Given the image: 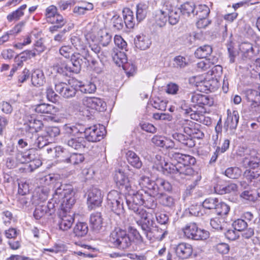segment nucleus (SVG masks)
<instances>
[{"instance_id": "f257e3e1", "label": "nucleus", "mask_w": 260, "mask_h": 260, "mask_svg": "<svg viewBox=\"0 0 260 260\" xmlns=\"http://www.w3.org/2000/svg\"><path fill=\"white\" fill-rule=\"evenodd\" d=\"M169 157L172 162H165L164 158L159 154L155 155V159L165 174L172 175L176 179H184L187 176L198 175L191 166L196 162V158L190 155L171 151Z\"/></svg>"}, {"instance_id": "f03ea898", "label": "nucleus", "mask_w": 260, "mask_h": 260, "mask_svg": "<svg viewBox=\"0 0 260 260\" xmlns=\"http://www.w3.org/2000/svg\"><path fill=\"white\" fill-rule=\"evenodd\" d=\"M134 240L138 244L143 241L139 232L132 226L128 227V233L119 228L115 229L111 233L108 240L112 247L120 250H125L129 248Z\"/></svg>"}, {"instance_id": "7ed1b4c3", "label": "nucleus", "mask_w": 260, "mask_h": 260, "mask_svg": "<svg viewBox=\"0 0 260 260\" xmlns=\"http://www.w3.org/2000/svg\"><path fill=\"white\" fill-rule=\"evenodd\" d=\"M56 181L54 175L49 174L40 179V183L45 185L55 183L56 188L53 194V199L56 203H61L62 206L70 208L74 204L75 201L73 188L69 185L61 184Z\"/></svg>"}, {"instance_id": "20e7f679", "label": "nucleus", "mask_w": 260, "mask_h": 260, "mask_svg": "<svg viewBox=\"0 0 260 260\" xmlns=\"http://www.w3.org/2000/svg\"><path fill=\"white\" fill-rule=\"evenodd\" d=\"M71 47L69 46H62L59 49L60 54L65 58L71 57V62L74 67L73 72H78L82 66L87 65L86 61H89V53L88 50H84L83 54L81 53H73Z\"/></svg>"}, {"instance_id": "39448f33", "label": "nucleus", "mask_w": 260, "mask_h": 260, "mask_svg": "<svg viewBox=\"0 0 260 260\" xmlns=\"http://www.w3.org/2000/svg\"><path fill=\"white\" fill-rule=\"evenodd\" d=\"M107 199V205L113 212L118 215H122L124 213L123 204L125 197L113 190L108 193Z\"/></svg>"}, {"instance_id": "423d86ee", "label": "nucleus", "mask_w": 260, "mask_h": 260, "mask_svg": "<svg viewBox=\"0 0 260 260\" xmlns=\"http://www.w3.org/2000/svg\"><path fill=\"white\" fill-rule=\"evenodd\" d=\"M184 237L194 240H204L209 236L208 231L199 228L194 222L186 224L182 228Z\"/></svg>"}, {"instance_id": "0eeeda50", "label": "nucleus", "mask_w": 260, "mask_h": 260, "mask_svg": "<svg viewBox=\"0 0 260 260\" xmlns=\"http://www.w3.org/2000/svg\"><path fill=\"white\" fill-rule=\"evenodd\" d=\"M148 195L145 193L144 190L137 191L131 196H125L126 204L129 210L136 213L141 210H144L141 206L144 204V199Z\"/></svg>"}, {"instance_id": "6e6552de", "label": "nucleus", "mask_w": 260, "mask_h": 260, "mask_svg": "<svg viewBox=\"0 0 260 260\" xmlns=\"http://www.w3.org/2000/svg\"><path fill=\"white\" fill-rule=\"evenodd\" d=\"M139 185L143 188H145L144 190L148 195L155 197L158 199V198L162 196V189L158 185L157 179L155 181H152L148 177L143 176L141 177L139 180Z\"/></svg>"}, {"instance_id": "1a4fd4ad", "label": "nucleus", "mask_w": 260, "mask_h": 260, "mask_svg": "<svg viewBox=\"0 0 260 260\" xmlns=\"http://www.w3.org/2000/svg\"><path fill=\"white\" fill-rule=\"evenodd\" d=\"M105 133V127L94 125L85 128L84 138L89 142H95L102 140Z\"/></svg>"}, {"instance_id": "9d476101", "label": "nucleus", "mask_w": 260, "mask_h": 260, "mask_svg": "<svg viewBox=\"0 0 260 260\" xmlns=\"http://www.w3.org/2000/svg\"><path fill=\"white\" fill-rule=\"evenodd\" d=\"M136 214L139 218L137 220V224L141 226L144 234L146 235V234L148 233L154 226V221L151 217L150 214L147 212L145 210H141L136 213Z\"/></svg>"}, {"instance_id": "9b49d317", "label": "nucleus", "mask_w": 260, "mask_h": 260, "mask_svg": "<svg viewBox=\"0 0 260 260\" xmlns=\"http://www.w3.org/2000/svg\"><path fill=\"white\" fill-rule=\"evenodd\" d=\"M77 83V82H75ZM71 82L69 84L65 82H59L55 83V89L56 92H58L61 96L66 99H69L74 97L77 91V84L71 85Z\"/></svg>"}, {"instance_id": "f8f14e48", "label": "nucleus", "mask_w": 260, "mask_h": 260, "mask_svg": "<svg viewBox=\"0 0 260 260\" xmlns=\"http://www.w3.org/2000/svg\"><path fill=\"white\" fill-rule=\"evenodd\" d=\"M86 194L89 208L93 209L101 205L103 200V196L100 189L95 187H92L87 191Z\"/></svg>"}, {"instance_id": "ddd939ff", "label": "nucleus", "mask_w": 260, "mask_h": 260, "mask_svg": "<svg viewBox=\"0 0 260 260\" xmlns=\"http://www.w3.org/2000/svg\"><path fill=\"white\" fill-rule=\"evenodd\" d=\"M83 105L99 112L106 110V103L101 99L96 97H84L82 100Z\"/></svg>"}, {"instance_id": "4468645a", "label": "nucleus", "mask_w": 260, "mask_h": 260, "mask_svg": "<svg viewBox=\"0 0 260 260\" xmlns=\"http://www.w3.org/2000/svg\"><path fill=\"white\" fill-rule=\"evenodd\" d=\"M37 207L34 212V216L36 219H40L46 215L50 216L54 212V204L48 202L47 205L42 203L35 204Z\"/></svg>"}, {"instance_id": "2eb2a0df", "label": "nucleus", "mask_w": 260, "mask_h": 260, "mask_svg": "<svg viewBox=\"0 0 260 260\" xmlns=\"http://www.w3.org/2000/svg\"><path fill=\"white\" fill-rule=\"evenodd\" d=\"M63 142L70 149L78 151H82L86 145V142L83 137H68L64 138Z\"/></svg>"}, {"instance_id": "dca6fc26", "label": "nucleus", "mask_w": 260, "mask_h": 260, "mask_svg": "<svg viewBox=\"0 0 260 260\" xmlns=\"http://www.w3.org/2000/svg\"><path fill=\"white\" fill-rule=\"evenodd\" d=\"M243 165L249 168V170L259 169L260 157L259 154L255 150H251L248 156L245 157L243 160Z\"/></svg>"}, {"instance_id": "f3484780", "label": "nucleus", "mask_w": 260, "mask_h": 260, "mask_svg": "<svg viewBox=\"0 0 260 260\" xmlns=\"http://www.w3.org/2000/svg\"><path fill=\"white\" fill-rule=\"evenodd\" d=\"M168 234L166 226L154 225L150 231L146 234L148 239L151 240L153 239L160 241H162Z\"/></svg>"}, {"instance_id": "a211bd4d", "label": "nucleus", "mask_w": 260, "mask_h": 260, "mask_svg": "<svg viewBox=\"0 0 260 260\" xmlns=\"http://www.w3.org/2000/svg\"><path fill=\"white\" fill-rule=\"evenodd\" d=\"M176 255L181 259L188 258L192 254V248L190 244L182 242L175 248Z\"/></svg>"}, {"instance_id": "6ab92c4d", "label": "nucleus", "mask_w": 260, "mask_h": 260, "mask_svg": "<svg viewBox=\"0 0 260 260\" xmlns=\"http://www.w3.org/2000/svg\"><path fill=\"white\" fill-rule=\"evenodd\" d=\"M63 129L66 134L70 135V137H77L84 135L85 128L82 124L76 123L74 125L66 124Z\"/></svg>"}, {"instance_id": "aec40b11", "label": "nucleus", "mask_w": 260, "mask_h": 260, "mask_svg": "<svg viewBox=\"0 0 260 260\" xmlns=\"http://www.w3.org/2000/svg\"><path fill=\"white\" fill-rule=\"evenodd\" d=\"M49 188L47 186L38 187L32 196V204H37L38 203H44L47 200Z\"/></svg>"}, {"instance_id": "412c9836", "label": "nucleus", "mask_w": 260, "mask_h": 260, "mask_svg": "<svg viewBox=\"0 0 260 260\" xmlns=\"http://www.w3.org/2000/svg\"><path fill=\"white\" fill-rule=\"evenodd\" d=\"M239 115L237 111L234 110L232 112L230 109L227 110V118L224 123V127L226 129H235L238 124Z\"/></svg>"}, {"instance_id": "4be33fe9", "label": "nucleus", "mask_w": 260, "mask_h": 260, "mask_svg": "<svg viewBox=\"0 0 260 260\" xmlns=\"http://www.w3.org/2000/svg\"><path fill=\"white\" fill-rule=\"evenodd\" d=\"M32 109L38 114L42 115H55L58 112V109L54 105L45 103L36 105Z\"/></svg>"}, {"instance_id": "5701e85b", "label": "nucleus", "mask_w": 260, "mask_h": 260, "mask_svg": "<svg viewBox=\"0 0 260 260\" xmlns=\"http://www.w3.org/2000/svg\"><path fill=\"white\" fill-rule=\"evenodd\" d=\"M74 221V218L72 215L63 212L58 222L59 229L63 231H67L71 228Z\"/></svg>"}, {"instance_id": "b1692460", "label": "nucleus", "mask_w": 260, "mask_h": 260, "mask_svg": "<svg viewBox=\"0 0 260 260\" xmlns=\"http://www.w3.org/2000/svg\"><path fill=\"white\" fill-rule=\"evenodd\" d=\"M134 41L136 47L142 50L147 49L151 45L150 38L148 35L143 34L137 35Z\"/></svg>"}, {"instance_id": "393cba45", "label": "nucleus", "mask_w": 260, "mask_h": 260, "mask_svg": "<svg viewBox=\"0 0 260 260\" xmlns=\"http://www.w3.org/2000/svg\"><path fill=\"white\" fill-rule=\"evenodd\" d=\"M166 10L169 23L173 25L176 24L180 19L181 13L179 8L170 6L169 8H166Z\"/></svg>"}, {"instance_id": "a878e982", "label": "nucleus", "mask_w": 260, "mask_h": 260, "mask_svg": "<svg viewBox=\"0 0 260 260\" xmlns=\"http://www.w3.org/2000/svg\"><path fill=\"white\" fill-rule=\"evenodd\" d=\"M239 49L245 59H251L256 54L253 45L248 42L241 43L239 46Z\"/></svg>"}, {"instance_id": "bb28decb", "label": "nucleus", "mask_w": 260, "mask_h": 260, "mask_svg": "<svg viewBox=\"0 0 260 260\" xmlns=\"http://www.w3.org/2000/svg\"><path fill=\"white\" fill-rule=\"evenodd\" d=\"M103 218L100 212H95L91 214L90 223L91 228L95 232H99L103 227Z\"/></svg>"}, {"instance_id": "cd10ccee", "label": "nucleus", "mask_w": 260, "mask_h": 260, "mask_svg": "<svg viewBox=\"0 0 260 260\" xmlns=\"http://www.w3.org/2000/svg\"><path fill=\"white\" fill-rule=\"evenodd\" d=\"M172 137L174 139L178 141L184 146L191 148L195 145L194 140L191 138L190 136L175 133L173 134Z\"/></svg>"}, {"instance_id": "c85d7f7f", "label": "nucleus", "mask_w": 260, "mask_h": 260, "mask_svg": "<svg viewBox=\"0 0 260 260\" xmlns=\"http://www.w3.org/2000/svg\"><path fill=\"white\" fill-rule=\"evenodd\" d=\"M31 81L34 86H43L45 83V77L43 72L39 69L34 70L31 74Z\"/></svg>"}, {"instance_id": "c756f323", "label": "nucleus", "mask_w": 260, "mask_h": 260, "mask_svg": "<svg viewBox=\"0 0 260 260\" xmlns=\"http://www.w3.org/2000/svg\"><path fill=\"white\" fill-rule=\"evenodd\" d=\"M122 15L126 27L133 28L135 24L133 12L129 8H125L123 9Z\"/></svg>"}, {"instance_id": "7c9ffc66", "label": "nucleus", "mask_w": 260, "mask_h": 260, "mask_svg": "<svg viewBox=\"0 0 260 260\" xmlns=\"http://www.w3.org/2000/svg\"><path fill=\"white\" fill-rule=\"evenodd\" d=\"M49 23L54 24L49 27V31L53 33L62 28L67 23V20L61 15L58 13L54 18V19L52 20Z\"/></svg>"}, {"instance_id": "2f4dec72", "label": "nucleus", "mask_w": 260, "mask_h": 260, "mask_svg": "<svg viewBox=\"0 0 260 260\" xmlns=\"http://www.w3.org/2000/svg\"><path fill=\"white\" fill-rule=\"evenodd\" d=\"M244 94L247 101L252 102L254 107H256L255 104L259 103L256 108H260V98L258 90L248 89L245 90Z\"/></svg>"}, {"instance_id": "473e14b6", "label": "nucleus", "mask_w": 260, "mask_h": 260, "mask_svg": "<svg viewBox=\"0 0 260 260\" xmlns=\"http://www.w3.org/2000/svg\"><path fill=\"white\" fill-rule=\"evenodd\" d=\"M127 160L129 165L136 169H140L142 162L139 156L133 151H128L126 154Z\"/></svg>"}, {"instance_id": "72a5a7b5", "label": "nucleus", "mask_w": 260, "mask_h": 260, "mask_svg": "<svg viewBox=\"0 0 260 260\" xmlns=\"http://www.w3.org/2000/svg\"><path fill=\"white\" fill-rule=\"evenodd\" d=\"M182 15L184 17L195 15L196 5L193 2H186L179 8Z\"/></svg>"}, {"instance_id": "f704fd0d", "label": "nucleus", "mask_w": 260, "mask_h": 260, "mask_svg": "<svg viewBox=\"0 0 260 260\" xmlns=\"http://www.w3.org/2000/svg\"><path fill=\"white\" fill-rule=\"evenodd\" d=\"M112 55L113 60L117 66L123 67L127 63V57L123 51L114 49Z\"/></svg>"}, {"instance_id": "c9c22d12", "label": "nucleus", "mask_w": 260, "mask_h": 260, "mask_svg": "<svg viewBox=\"0 0 260 260\" xmlns=\"http://www.w3.org/2000/svg\"><path fill=\"white\" fill-rule=\"evenodd\" d=\"M148 3L147 2H141L137 5L136 19L139 22L143 20L147 13Z\"/></svg>"}, {"instance_id": "e433bc0d", "label": "nucleus", "mask_w": 260, "mask_h": 260, "mask_svg": "<svg viewBox=\"0 0 260 260\" xmlns=\"http://www.w3.org/2000/svg\"><path fill=\"white\" fill-rule=\"evenodd\" d=\"M25 128H28L29 133L36 134L37 132L40 131L43 127V124L41 120L36 119L35 118L30 117V119H28V123L25 126Z\"/></svg>"}, {"instance_id": "4c0bfd02", "label": "nucleus", "mask_w": 260, "mask_h": 260, "mask_svg": "<svg viewBox=\"0 0 260 260\" xmlns=\"http://www.w3.org/2000/svg\"><path fill=\"white\" fill-rule=\"evenodd\" d=\"M98 40L103 47L107 46L112 40V35L106 30H100L98 34Z\"/></svg>"}, {"instance_id": "58836bf2", "label": "nucleus", "mask_w": 260, "mask_h": 260, "mask_svg": "<svg viewBox=\"0 0 260 260\" xmlns=\"http://www.w3.org/2000/svg\"><path fill=\"white\" fill-rule=\"evenodd\" d=\"M212 52V48L211 46L205 45L198 48L194 52L195 56L199 58H206Z\"/></svg>"}, {"instance_id": "ea45409f", "label": "nucleus", "mask_w": 260, "mask_h": 260, "mask_svg": "<svg viewBox=\"0 0 260 260\" xmlns=\"http://www.w3.org/2000/svg\"><path fill=\"white\" fill-rule=\"evenodd\" d=\"M88 231V227L86 222H79L74 228V233L76 236L80 237L85 236Z\"/></svg>"}, {"instance_id": "a19ab883", "label": "nucleus", "mask_w": 260, "mask_h": 260, "mask_svg": "<svg viewBox=\"0 0 260 260\" xmlns=\"http://www.w3.org/2000/svg\"><path fill=\"white\" fill-rule=\"evenodd\" d=\"M77 82V87L79 88V90L84 93H94L96 89L95 85L92 82H88L86 84H82L80 81H75Z\"/></svg>"}, {"instance_id": "79ce46f5", "label": "nucleus", "mask_w": 260, "mask_h": 260, "mask_svg": "<svg viewBox=\"0 0 260 260\" xmlns=\"http://www.w3.org/2000/svg\"><path fill=\"white\" fill-rule=\"evenodd\" d=\"M27 7L26 5H22L18 9L11 13L7 16V19L9 22L17 21L24 15V10Z\"/></svg>"}, {"instance_id": "37998d69", "label": "nucleus", "mask_w": 260, "mask_h": 260, "mask_svg": "<svg viewBox=\"0 0 260 260\" xmlns=\"http://www.w3.org/2000/svg\"><path fill=\"white\" fill-rule=\"evenodd\" d=\"M188 210L190 215L197 217H201L205 214V209H204L203 205L201 204L191 205L189 207Z\"/></svg>"}, {"instance_id": "c03bdc74", "label": "nucleus", "mask_w": 260, "mask_h": 260, "mask_svg": "<svg viewBox=\"0 0 260 260\" xmlns=\"http://www.w3.org/2000/svg\"><path fill=\"white\" fill-rule=\"evenodd\" d=\"M215 191L218 194H222L224 193L236 192L237 190V185L235 183H231L226 186H220L218 189V186L215 187Z\"/></svg>"}, {"instance_id": "a18cd8bd", "label": "nucleus", "mask_w": 260, "mask_h": 260, "mask_svg": "<svg viewBox=\"0 0 260 260\" xmlns=\"http://www.w3.org/2000/svg\"><path fill=\"white\" fill-rule=\"evenodd\" d=\"M210 12L209 7L204 4L196 6L195 15L198 18L207 17Z\"/></svg>"}, {"instance_id": "49530a36", "label": "nucleus", "mask_w": 260, "mask_h": 260, "mask_svg": "<svg viewBox=\"0 0 260 260\" xmlns=\"http://www.w3.org/2000/svg\"><path fill=\"white\" fill-rule=\"evenodd\" d=\"M224 174L231 179H236L241 176L242 171L238 167H230L225 170Z\"/></svg>"}, {"instance_id": "de8ad7c7", "label": "nucleus", "mask_w": 260, "mask_h": 260, "mask_svg": "<svg viewBox=\"0 0 260 260\" xmlns=\"http://www.w3.org/2000/svg\"><path fill=\"white\" fill-rule=\"evenodd\" d=\"M219 200L216 198H208L206 199L202 203L204 209L215 210L217 206L219 204Z\"/></svg>"}, {"instance_id": "09e8293b", "label": "nucleus", "mask_w": 260, "mask_h": 260, "mask_svg": "<svg viewBox=\"0 0 260 260\" xmlns=\"http://www.w3.org/2000/svg\"><path fill=\"white\" fill-rule=\"evenodd\" d=\"M167 12L166 9L159 10L157 12L156 21L157 24L160 27L164 26L167 20H168Z\"/></svg>"}, {"instance_id": "8fccbe9b", "label": "nucleus", "mask_w": 260, "mask_h": 260, "mask_svg": "<svg viewBox=\"0 0 260 260\" xmlns=\"http://www.w3.org/2000/svg\"><path fill=\"white\" fill-rule=\"evenodd\" d=\"M114 179L116 184L119 186L124 185L128 181L127 177L121 170L115 172Z\"/></svg>"}, {"instance_id": "3c124183", "label": "nucleus", "mask_w": 260, "mask_h": 260, "mask_svg": "<svg viewBox=\"0 0 260 260\" xmlns=\"http://www.w3.org/2000/svg\"><path fill=\"white\" fill-rule=\"evenodd\" d=\"M57 9L56 6L51 5L48 7L45 12V16L46 21L49 23L58 14Z\"/></svg>"}, {"instance_id": "603ef678", "label": "nucleus", "mask_w": 260, "mask_h": 260, "mask_svg": "<svg viewBox=\"0 0 260 260\" xmlns=\"http://www.w3.org/2000/svg\"><path fill=\"white\" fill-rule=\"evenodd\" d=\"M84 157L82 154L74 153L71 154L70 157L66 158L64 161L73 165H77L82 162Z\"/></svg>"}, {"instance_id": "864d4df0", "label": "nucleus", "mask_w": 260, "mask_h": 260, "mask_svg": "<svg viewBox=\"0 0 260 260\" xmlns=\"http://www.w3.org/2000/svg\"><path fill=\"white\" fill-rule=\"evenodd\" d=\"M260 176V169L257 170L255 172L252 170H247L244 173V178L249 183L252 182L253 180H257Z\"/></svg>"}, {"instance_id": "5fc2aeb1", "label": "nucleus", "mask_w": 260, "mask_h": 260, "mask_svg": "<svg viewBox=\"0 0 260 260\" xmlns=\"http://www.w3.org/2000/svg\"><path fill=\"white\" fill-rule=\"evenodd\" d=\"M28 143V149H37V142L38 135L37 134L28 133L25 137Z\"/></svg>"}, {"instance_id": "6e6d98bb", "label": "nucleus", "mask_w": 260, "mask_h": 260, "mask_svg": "<svg viewBox=\"0 0 260 260\" xmlns=\"http://www.w3.org/2000/svg\"><path fill=\"white\" fill-rule=\"evenodd\" d=\"M158 199L159 200L160 203L164 206L172 207L175 205L174 199L172 197L168 196L164 192L162 193V196L158 198Z\"/></svg>"}, {"instance_id": "4d7b16f0", "label": "nucleus", "mask_w": 260, "mask_h": 260, "mask_svg": "<svg viewBox=\"0 0 260 260\" xmlns=\"http://www.w3.org/2000/svg\"><path fill=\"white\" fill-rule=\"evenodd\" d=\"M230 210V208L229 205L219 201L215 211L217 215L224 216L228 214Z\"/></svg>"}, {"instance_id": "13d9d810", "label": "nucleus", "mask_w": 260, "mask_h": 260, "mask_svg": "<svg viewBox=\"0 0 260 260\" xmlns=\"http://www.w3.org/2000/svg\"><path fill=\"white\" fill-rule=\"evenodd\" d=\"M152 106L155 108L161 111H165L167 102L166 101L157 98L151 101Z\"/></svg>"}, {"instance_id": "bf43d9fd", "label": "nucleus", "mask_w": 260, "mask_h": 260, "mask_svg": "<svg viewBox=\"0 0 260 260\" xmlns=\"http://www.w3.org/2000/svg\"><path fill=\"white\" fill-rule=\"evenodd\" d=\"M71 42L77 50L81 51V54H83L84 51L86 50L84 48L83 43L79 37L77 36L72 37L71 38Z\"/></svg>"}, {"instance_id": "052dcab7", "label": "nucleus", "mask_w": 260, "mask_h": 260, "mask_svg": "<svg viewBox=\"0 0 260 260\" xmlns=\"http://www.w3.org/2000/svg\"><path fill=\"white\" fill-rule=\"evenodd\" d=\"M36 53L35 50H25L20 53L19 55L16 56L17 58H19V59L21 60L22 62H24L32 57H35Z\"/></svg>"}, {"instance_id": "680f3d73", "label": "nucleus", "mask_w": 260, "mask_h": 260, "mask_svg": "<svg viewBox=\"0 0 260 260\" xmlns=\"http://www.w3.org/2000/svg\"><path fill=\"white\" fill-rule=\"evenodd\" d=\"M112 23L113 28L117 30H122L125 25L124 22L121 17L119 16H114L112 18Z\"/></svg>"}, {"instance_id": "e2e57ef3", "label": "nucleus", "mask_w": 260, "mask_h": 260, "mask_svg": "<svg viewBox=\"0 0 260 260\" xmlns=\"http://www.w3.org/2000/svg\"><path fill=\"white\" fill-rule=\"evenodd\" d=\"M173 66L176 68H183L187 64L186 58L182 56H177L173 59Z\"/></svg>"}, {"instance_id": "0e129e2a", "label": "nucleus", "mask_w": 260, "mask_h": 260, "mask_svg": "<svg viewBox=\"0 0 260 260\" xmlns=\"http://www.w3.org/2000/svg\"><path fill=\"white\" fill-rule=\"evenodd\" d=\"M54 67L58 73L62 74H67L66 72L68 71L73 72L72 70H74V68L71 69L67 64L61 61L56 63Z\"/></svg>"}, {"instance_id": "69168bd1", "label": "nucleus", "mask_w": 260, "mask_h": 260, "mask_svg": "<svg viewBox=\"0 0 260 260\" xmlns=\"http://www.w3.org/2000/svg\"><path fill=\"white\" fill-rule=\"evenodd\" d=\"M93 6L91 3H87L84 7H75L74 9V12L79 15H83L85 14L87 11L92 10Z\"/></svg>"}, {"instance_id": "338daca9", "label": "nucleus", "mask_w": 260, "mask_h": 260, "mask_svg": "<svg viewBox=\"0 0 260 260\" xmlns=\"http://www.w3.org/2000/svg\"><path fill=\"white\" fill-rule=\"evenodd\" d=\"M60 133V130L58 127L52 126L47 127L45 129V135L47 136V137L50 138H54L58 136Z\"/></svg>"}, {"instance_id": "774afa93", "label": "nucleus", "mask_w": 260, "mask_h": 260, "mask_svg": "<svg viewBox=\"0 0 260 260\" xmlns=\"http://www.w3.org/2000/svg\"><path fill=\"white\" fill-rule=\"evenodd\" d=\"M233 225L236 231H242L245 230L248 226L247 223L242 219H238L235 220Z\"/></svg>"}]
</instances>
